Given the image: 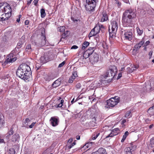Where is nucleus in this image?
I'll list each match as a JSON object with an SVG mask.
<instances>
[{
	"label": "nucleus",
	"instance_id": "nucleus-1",
	"mask_svg": "<svg viewBox=\"0 0 154 154\" xmlns=\"http://www.w3.org/2000/svg\"><path fill=\"white\" fill-rule=\"evenodd\" d=\"M31 70L29 66L26 64H21L16 71L17 75L25 81H29L31 76Z\"/></svg>",
	"mask_w": 154,
	"mask_h": 154
},
{
	"label": "nucleus",
	"instance_id": "nucleus-2",
	"mask_svg": "<svg viewBox=\"0 0 154 154\" xmlns=\"http://www.w3.org/2000/svg\"><path fill=\"white\" fill-rule=\"evenodd\" d=\"M136 16V14L134 10L130 9L126 10L123 14V22L126 25H129L132 22V19Z\"/></svg>",
	"mask_w": 154,
	"mask_h": 154
},
{
	"label": "nucleus",
	"instance_id": "nucleus-3",
	"mask_svg": "<svg viewBox=\"0 0 154 154\" xmlns=\"http://www.w3.org/2000/svg\"><path fill=\"white\" fill-rule=\"evenodd\" d=\"M117 72L116 67L114 66L110 67L104 77V81L107 82H109L114 78Z\"/></svg>",
	"mask_w": 154,
	"mask_h": 154
},
{
	"label": "nucleus",
	"instance_id": "nucleus-4",
	"mask_svg": "<svg viewBox=\"0 0 154 154\" xmlns=\"http://www.w3.org/2000/svg\"><path fill=\"white\" fill-rule=\"evenodd\" d=\"M111 29L109 28V35L110 37L112 38L113 36L116 34L118 28V24L115 21H113L111 22Z\"/></svg>",
	"mask_w": 154,
	"mask_h": 154
},
{
	"label": "nucleus",
	"instance_id": "nucleus-5",
	"mask_svg": "<svg viewBox=\"0 0 154 154\" xmlns=\"http://www.w3.org/2000/svg\"><path fill=\"white\" fill-rule=\"evenodd\" d=\"M118 98H116L115 97L111 98L107 100L106 101L107 106H106L105 107L107 108L114 107L119 102V100Z\"/></svg>",
	"mask_w": 154,
	"mask_h": 154
},
{
	"label": "nucleus",
	"instance_id": "nucleus-6",
	"mask_svg": "<svg viewBox=\"0 0 154 154\" xmlns=\"http://www.w3.org/2000/svg\"><path fill=\"white\" fill-rule=\"evenodd\" d=\"M0 8L3 9L4 13H11L12 10L9 5L7 3H0Z\"/></svg>",
	"mask_w": 154,
	"mask_h": 154
},
{
	"label": "nucleus",
	"instance_id": "nucleus-7",
	"mask_svg": "<svg viewBox=\"0 0 154 154\" xmlns=\"http://www.w3.org/2000/svg\"><path fill=\"white\" fill-rule=\"evenodd\" d=\"M95 2H94L92 3L90 2H86L85 5V8L86 10L91 11L94 10L96 7Z\"/></svg>",
	"mask_w": 154,
	"mask_h": 154
},
{
	"label": "nucleus",
	"instance_id": "nucleus-8",
	"mask_svg": "<svg viewBox=\"0 0 154 154\" xmlns=\"http://www.w3.org/2000/svg\"><path fill=\"white\" fill-rule=\"evenodd\" d=\"M94 48H90L83 54V56L85 59L88 57L90 55L92 54L94 51Z\"/></svg>",
	"mask_w": 154,
	"mask_h": 154
},
{
	"label": "nucleus",
	"instance_id": "nucleus-9",
	"mask_svg": "<svg viewBox=\"0 0 154 154\" xmlns=\"http://www.w3.org/2000/svg\"><path fill=\"white\" fill-rule=\"evenodd\" d=\"M59 122V118L55 117H51L50 120V124L53 127L57 126L58 125Z\"/></svg>",
	"mask_w": 154,
	"mask_h": 154
},
{
	"label": "nucleus",
	"instance_id": "nucleus-10",
	"mask_svg": "<svg viewBox=\"0 0 154 154\" xmlns=\"http://www.w3.org/2000/svg\"><path fill=\"white\" fill-rule=\"evenodd\" d=\"M44 32H42V40H39V42H38V45L40 46H42L45 45L46 43L45 37L44 35L45 29H43Z\"/></svg>",
	"mask_w": 154,
	"mask_h": 154
},
{
	"label": "nucleus",
	"instance_id": "nucleus-11",
	"mask_svg": "<svg viewBox=\"0 0 154 154\" xmlns=\"http://www.w3.org/2000/svg\"><path fill=\"white\" fill-rule=\"evenodd\" d=\"M100 28L99 26H97L94 27L90 32L89 36L91 37L95 35L100 31Z\"/></svg>",
	"mask_w": 154,
	"mask_h": 154
},
{
	"label": "nucleus",
	"instance_id": "nucleus-12",
	"mask_svg": "<svg viewBox=\"0 0 154 154\" xmlns=\"http://www.w3.org/2000/svg\"><path fill=\"white\" fill-rule=\"evenodd\" d=\"M17 60L16 57H13L12 54H11L8 56L7 61V62L13 63L15 61Z\"/></svg>",
	"mask_w": 154,
	"mask_h": 154
},
{
	"label": "nucleus",
	"instance_id": "nucleus-13",
	"mask_svg": "<svg viewBox=\"0 0 154 154\" xmlns=\"http://www.w3.org/2000/svg\"><path fill=\"white\" fill-rule=\"evenodd\" d=\"M132 33L131 32H126L124 34L125 38V39L131 40L132 38Z\"/></svg>",
	"mask_w": 154,
	"mask_h": 154
},
{
	"label": "nucleus",
	"instance_id": "nucleus-14",
	"mask_svg": "<svg viewBox=\"0 0 154 154\" xmlns=\"http://www.w3.org/2000/svg\"><path fill=\"white\" fill-rule=\"evenodd\" d=\"M119 132V129L118 128H116L113 130L111 133L110 134L106 137H112L113 135L115 136L117 135Z\"/></svg>",
	"mask_w": 154,
	"mask_h": 154
},
{
	"label": "nucleus",
	"instance_id": "nucleus-15",
	"mask_svg": "<svg viewBox=\"0 0 154 154\" xmlns=\"http://www.w3.org/2000/svg\"><path fill=\"white\" fill-rule=\"evenodd\" d=\"M92 154H107L105 149L103 148H100L97 151Z\"/></svg>",
	"mask_w": 154,
	"mask_h": 154
},
{
	"label": "nucleus",
	"instance_id": "nucleus-16",
	"mask_svg": "<svg viewBox=\"0 0 154 154\" xmlns=\"http://www.w3.org/2000/svg\"><path fill=\"white\" fill-rule=\"evenodd\" d=\"M20 137V136L18 134H15L12 136L11 140L14 142L16 141H18L19 140Z\"/></svg>",
	"mask_w": 154,
	"mask_h": 154
},
{
	"label": "nucleus",
	"instance_id": "nucleus-17",
	"mask_svg": "<svg viewBox=\"0 0 154 154\" xmlns=\"http://www.w3.org/2000/svg\"><path fill=\"white\" fill-rule=\"evenodd\" d=\"M104 79H103L102 80L101 79L99 81H95L94 82L93 85L94 87H99L101 84L102 82H103Z\"/></svg>",
	"mask_w": 154,
	"mask_h": 154
},
{
	"label": "nucleus",
	"instance_id": "nucleus-18",
	"mask_svg": "<svg viewBox=\"0 0 154 154\" xmlns=\"http://www.w3.org/2000/svg\"><path fill=\"white\" fill-rule=\"evenodd\" d=\"M4 13V15L5 16V17L3 16L2 17L1 19H0V20L2 21L8 20V19L10 17L11 14V13Z\"/></svg>",
	"mask_w": 154,
	"mask_h": 154
},
{
	"label": "nucleus",
	"instance_id": "nucleus-19",
	"mask_svg": "<svg viewBox=\"0 0 154 154\" xmlns=\"http://www.w3.org/2000/svg\"><path fill=\"white\" fill-rule=\"evenodd\" d=\"M91 58L92 61L97 62L98 60V56L97 54L94 53L92 57H91L90 59Z\"/></svg>",
	"mask_w": 154,
	"mask_h": 154
},
{
	"label": "nucleus",
	"instance_id": "nucleus-20",
	"mask_svg": "<svg viewBox=\"0 0 154 154\" xmlns=\"http://www.w3.org/2000/svg\"><path fill=\"white\" fill-rule=\"evenodd\" d=\"M102 15V16L101 19V21L103 22L107 21L108 20L107 14L105 12H103Z\"/></svg>",
	"mask_w": 154,
	"mask_h": 154
},
{
	"label": "nucleus",
	"instance_id": "nucleus-21",
	"mask_svg": "<svg viewBox=\"0 0 154 154\" xmlns=\"http://www.w3.org/2000/svg\"><path fill=\"white\" fill-rule=\"evenodd\" d=\"M5 123L4 117L2 114H0V128L4 125Z\"/></svg>",
	"mask_w": 154,
	"mask_h": 154
},
{
	"label": "nucleus",
	"instance_id": "nucleus-22",
	"mask_svg": "<svg viewBox=\"0 0 154 154\" xmlns=\"http://www.w3.org/2000/svg\"><path fill=\"white\" fill-rule=\"evenodd\" d=\"M94 143L92 142H90L86 143L81 148L82 150H85L86 149L88 148L89 146H91L92 144H94Z\"/></svg>",
	"mask_w": 154,
	"mask_h": 154
},
{
	"label": "nucleus",
	"instance_id": "nucleus-23",
	"mask_svg": "<svg viewBox=\"0 0 154 154\" xmlns=\"http://www.w3.org/2000/svg\"><path fill=\"white\" fill-rule=\"evenodd\" d=\"M60 80L59 79L56 80L52 84V86L54 88L58 86L60 84Z\"/></svg>",
	"mask_w": 154,
	"mask_h": 154
},
{
	"label": "nucleus",
	"instance_id": "nucleus-24",
	"mask_svg": "<svg viewBox=\"0 0 154 154\" xmlns=\"http://www.w3.org/2000/svg\"><path fill=\"white\" fill-rule=\"evenodd\" d=\"M144 43V41H141L138 44H137L136 45H135L134 47L135 48V49L138 50L140 49V48L141 47V46L143 45Z\"/></svg>",
	"mask_w": 154,
	"mask_h": 154
},
{
	"label": "nucleus",
	"instance_id": "nucleus-25",
	"mask_svg": "<svg viewBox=\"0 0 154 154\" xmlns=\"http://www.w3.org/2000/svg\"><path fill=\"white\" fill-rule=\"evenodd\" d=\"M132 148L130 147H127L125 149V154H132Z\"/></svg>",
	"mask_w": 154,
	"mask_h": 154
},
{
	"label": "nucleus",
	"instance_id": "nucleus-26",
	"mask_svg": "<svg viewBox=\"0 0 154 154\" xmlns=\"http://www.w3.org/2000/svg\"><path fill=\"white\" fill-rule=\"evenodd\" d=\"M138 66L137 65V66H134L133 67H132L131 68H130L129 67L127 69H129V70H128V71H129V72H132L136 70V69L138 68Z\"/></svg>",
	"mask_w": 154,
	"mask_h": 154
},
{
	"label": "nucleus",
	"instance_id": "nucleus-27",
	"mask_svg": "<svg viewBox=\"0 0 154 154\" xmlns=\"http://www.w3.org/2000/svg\"><path fill=\"white\" fill-rule=\"evenodd\" d=\"M30 121L29 119L28 118H26L23 124V125L24 127L28 128V123Z\"/></svg>",
	"mask_w": 154,
	"mask_h": 154
},
{
	"label": "nucleus",
	"instance_id": "nucleus-28",
	"mask_svg": "<svg viewBox=\"0 0 154 154\" xmlns=\"http://www.w3.org/2000/svg\"><path fill=\"white\" fill-rule=\"evenodd\" d=\"M33 49L31 48V45L30 44L26 46V51L29 52V53L30 52L32 51Z\"/></svg>",
	"mask_w": 154,
	"mask_h": 154
},
{
	"label": "nucleus",
	"instance_id": "nucleus-29",
	"mask_svg": "<svg viewBox=\"0 0 154 154\" xmlns=\"http://www.w3.org/2000/svg\"><path fill=\"white\" fill-rule=\"evenodd\" d=\"M149 146L150 147H154V138H151L150 140Z\"/></svg>",
	"mask_w": 154,
	"mask_h": 154
},
{
	"label": "nucleus",
	"instance_id": "nucleus-30",
	"mask_svg": "<svg viewBox=\"0 0 154 154\" xmlns=\"http://www.w3.org/2000/svg\"><path fill=\"white\" fill-rule=\"evenodd\" d=\"M40 63H45L47 62L45 55L43 56H42L40 57Z\"/></svg>",
	"mask_w": 154,
	"mask_h": 154
},
{
	"label": "nucleus",
	"instance_id": "nucleus-31",
	"mask_svg": "<svg viewBox=\"0 0 154 154\" xmlns=\"http://www.w3.org/2000/svg\"><path fill=\"white\" fill-rule=\"evenodd\" d=\"M132 116V114L131 113V111H128L127 112L125 115V118H129L131 117Z\"/></svg>",
	"mask_w": 154,
	"mask_h": 154
},
{
	"label": "nucleus",
	"instance_id": "nucleus-32",
	"mask_svg": "<svg viewBox=\"0 0 154 154\" xmlns=\"http://www.w3.org/2000/svg\"><path fill=\"white\" fill-rule=\"evenodd\" d=\"M71 19L74 23H75V24H77L78 22H79L80 21L78 19V18L76 17H72Z\"/></svg>",
	"mask_w": 154,
	"mask_h": 154
},
{
	"label": "nucleus",
	"instance_id": "nucleus-33",
	"mask_svg": "<svg viewBox=\"0 0 154 154\" xmlns=\"http://www.w3.org/2000/svg\"><path fill=\"white\" fill-rule=\"evenodd\" d=\"M41 16L42 18H43L45 16V9L43 8H42L40 11Z\"/></svg>",
	"mask_w": 154,
	"mask_h": 154
},
{
	"label": "nucleus",
	"instance_id": "nucleus-34",
	"mask_svg": "<svg viewBox=\"0 0 154 154\" xmlns=\"http://www.w3.org/2000/svg\"><path fill=\"white\" fill-rule=\"evenodd\" d=\"M89 43L87 42H85L82 45V49H84L86 47L88 46L89 45Z\"/></svg>",
	"mask_w": 154,
	"mask_h": 154
},
{
	"label": "nucleus",
	"instance_id": "nucleus-35",
	"mask_svg": "<svg viewBox=\"0 0 154 154\" xmlns=\"http://www.w3.org/2000/svg\"><path fill=\"white\" fill-rule=\"evenodd\" d=\"M137 30L138 34L140 35H141L143 32V29H140L138 27L137 28Z\"/></svg>",
	"mask_w": 154,
	"mask_h": 154
},
{
	"label": "nucleus",
	"instance_id": "nucleus-36",
	"mask_svg": "<svg viewBox=\"0 0 154 154\" xmlns=\"http://www.w3.org/2000/svg\"><path fill=\"white\" fill-rule=\"evenodd\" d=\"M76 144L75 142H73L72 144H70L67 145V147L69 149H71L73 146L75 145Z\"/></svg>",
	"mask_w": 154,
	"mask_h": 154
},
{
	"label": "nucleus",
	"instance_id": "nucleus-37",
	"mask_svg": "<svg viewBox=\"0 0 154 154\" xmlns=\"http://www.w3.org/2000/svg\"><path fill=\"white\" fill-rule=\"evenodd\" d=\"M86 2H90L91 3H93L94 2H95V5L98 2V0H86Z\"/></svg>",
	"mask_w": 154,
	"mask_h": 154
},
{
	"label": "nucleus",
	"instance_id": "nucleus-38",
	"mask_svg": "<svg viewBox=\"0 0 154 154\" xmlns=\"http://www.w3.org/2000/svg\"><path fill=\"white\" fill-rule=\"evenodd\" d=\"M75 77L71 76L70 77L68 80V82L70 83H72L73 82V80L75 79Z\"/></svg>",
	"mask_w": 154,
	"mask_h": 154
},
{
	"label": "nucleus",
	"instance_id": "nucleus-39",
	"mask_svg": "<svg viewBox=\"0 0 154 154\" xmlns=\"http://www.w3.org/2000/svg\"><path fill=\"white\" fill-rule=\"evenodd\" d=\"M95 134H94V136H93L92 137V139L93 140H94L96 139V138L100 134L99 133H98L97 134H96V135H95Z\"/></svg>",
	"mask_w": 154,
	"mask_h": 154
},
{
	"label": "nucleus",
	"instance_id": "nucleus-40",
	"mask_svg": "<svg viewBox=\"0 0 154 154\" xmlns=\"http://www.w3.org/2000/svg\"><path fill=\"white\" fill-rule=\"evenodd\" d=\"M59 28V30L61 32H63L65 31V27L64 26H60Z\"/></svg>",
	"mask_w": 154,
	"mask_h": 154
},
{
	"label": "nucleus",
	"instance_id": "nucleus-41",
	"mask_svg": "<svg viewBox=\"0 0 154 154\" xmlns=\"http://www.w3.org/2000/svg\"><path fill=\"white\" fill-rule=\"evenodd\" d=\"M15 152V150L14 149L11 148L9 149V154H14Z\"/></svg>",
	"mask_w": 154,
	"mask_h": 154
},
{
	"label": "nucleus",
	"instance_id": "nucleus-42",
	"mask_svg": "<svg viewBox=\"0 0 154 154\" xmlns=\"http://www.w3.org/2000/svg\"><path fill=\"white\" fill-rule=\"evenodd\" d=\"M138 50H137L136 49H135V48L134 47V49L132 51V54L133 55H135L137 53V51H138Z\"/></svg>",
	"mask_w": 154,
	"mask_h": 154
},
{
	"label": "nucleus",
	"instance_id": "nucleus-43",
	"mask_svg": "<svg viewBox=\"0 0 154 154\" xmlns=\"http://www.w3.org/2000/svg\"><path fill=\"white\" fill-rule=\"evenodd\" d=\"M64 100H61L60 103H59L57 106V107H61L63 106V103Z\"/></svg>",
	"mask_w": 154,
	"mask_h": 154
},
{
	"label": "nucleus",
	"instance_id": "nucleus-44",
	"mask_svg": "<svg viewBox=\"0 0 154 154\" xmlns=\"http://www.w3.org/2000/svg\"><path fill=\"white\" fill-rule=\"evenodd\" d=\"M73 141V139L72 138H70L68 141L67 143V145L71 144Z\"/></svg>",
	"mask_w": 154,
	"mask_h": 154
},
{
	"label": "nucleus",
	"instance_id": "nucleus-45",
	"mask_svg": "<svg viewBox=\"0 0 154 154\" xmlns=\"http://www.w3.org/2000/svg\"><path fill=\"white\" fill-rule=\"evenodd\" d=\"M128 131H126L125 132L124 134L123 135V137L124 138L126 139L128 135Z\"/></svg>",
	"mask_w": 154,
	"mask_h": 154
},
{
	"label": "nucleus",
	"instance_id": "nucleus-46",
	"mask_svg": "<svg viewBox=\"0 0 154 154\" xmlns=\"http://www.w3.org/2000/svg\"><path fill=\"white\" fill-rule=\"evenodd\" d=\"M65 61H63L62 63L59 64L58 67H61L63 66L65 64Z\"/></svg>",
	"mask_w": 154,
	"mask_h": 154
},
{
	"label": "nucleus",
	"instance_id": "nucleus-47",
	"mask_svg": "<svg viewBox=\"0 0 154 154\" xmlns=\"http://www.w3.org/2000/svg\"><path fill=\"white\" fill-rule=\"evenodd\" d=\"M80 114V113L78 114H74V115H73L72 116L75 118H77V117H79V115Z\"/></svg>",
	"mask_w": 154,
	"mask_h": 154
},
{
	"label": "nucleus",
	"instance_id": "nucleus-48",
	"mask_svg": "<svg viewBox=\"0 0 154 154\" xmlns=\"http://www.w3.org/2000/svg\"><path fill=\"white\" fill-rule=\"evenodd\" d=\"M76 87L78 89L80 88L81 87V84L80 83H78L76 85Z\"/></svg>",
	"mask_w": 154,
	"mask_h": 154
},
{
	"label": "nucleus",
	"instance_id": "nucleus-49",
	"mask_svg": "<svg viewBox=\"0 0 154 154\" xmlns=\"http://www.w3.org/2000/svg\"><path fill=\"white\" fill-rule=\"evenodd\" d=\"M115 3L117 5V6L118 7H119L121 5V3L120 2H119L118 0L116 1Z\"/></svg>",
	"mask_w": 154,
	"mask_h": 154
},
{
	"label": "nucleus",
	"instance_id": "nucleus-50",
	"mask_svg": "<svg viewBox=\"0 0 154 154\" xmlns=\"http://www.w3.org/2000/svg\"><path fill=\"white\" fill-rule=\"evenodd\" d=\"M14 133L13 131V129L11 128L10 131L8 132V134L9 135L12 134Z\"/></svg>",
	"mask_w": 154,
	"mask_h": 154
},
{
	"label": "nucleus",
	"instance_id": "nucleus-51",
	"mask_svg": "<svg viewBox=\"0 0 154 154\" xmlns=\"http://www.w3.org/2000/svg\"><path fill=\"white\" fill-rule=\"evenodd\" d=\"M72 76H73V77H75H75L77 76V74L76 72H74L72 73Z\"/></svg>",
	"mask_w": 154,
	"mask_h": 154
},
{
	"label": "nucleus",
	"instance_id": "nucleus-52",
	"mask_svg": "<svg viewBox=\"0 0 154 154\" xmlns=\"http://www.w3.org/2000/svg\"><path fill=\"white\" fill-rule=\"evenodd\" d=\"M78 48V47L75 45H74L72 46L71 48V49H76Z\"/></svg>",
	"mask_w": 154,
	"mask_h": 154
},
{
	"label": "nucleus",
	"instance_id": "nucleus-53",
	"mask_svg": "<svg viewBox=\"0 0 154 154\" xmlns=\"http://www.w3.org/2000/svg\"><path fill=\"white\" fill-rule=\"evenodd\" d=\"M35 122H33L30 125H29V127L30 128H32L35 125Z\"/></svg>",
	"mask_w": 154,
	"mask_h": 154
},
{
	"label": "nucleus",
	"instance_id": "nucleus-54",
	"mask_svg": "<svg viewBox=\"0 0 154 154\" xmlns=\"http://www.w3.org/2000/svg\"><path fill=\"white\" fill-rule=\"evenodd\" d=\"M32 43L33 44L35 45H38V43H37V42H36L35 41H32Z\"/></svg>",
	"mask_w": 154,
	"mask_h": 154
},
{
	"label": "nucleus",
	"instance_id": "nucleus-55",
	"mask_svg": "<svg viewBox=\"0 0 154 154\" xmlns=\"http://www.w3.org/2000/svg\"><path fill=\"white\" fill-rule=\"evenodd\" d=\"M152 51H150L149 53V55L150 56V58H150L151 57H152Z\"/></svg>",
	"mask_w": 154,
	"mask_h": 154
},
{
	"label": "nucleus",
	"instance_id": "nucleus-56",
	"mask_svg": "<svg viewBox=\"0 0 154 154\" xmlns=\"http://www.w3.org/2000/svg\"><path fill=\"white\" fill-rule=\"evenodd\" d=\"M29 21L28 20H26L25 22V23L26 25H28L29 24Z\"/></svg>",
	"mask_w": 154,
	"mask_h": 154
},
{
	"label": "nucleus",
	"instance_id": "nucleus-57",
	"mask_svg": "<svg viewBox=\"0 0 154 154\" xmlns=\"http://www.w3.org/2000/svg\"><path fill=\"white\" fill-rule=\"evenodd\" d=\"M150 43L149 41H147L144 44V46H146L148 45Z\"/></svg>",
	"mask_w": 154,
	"mask_h": 154
},
{
	"label": "nucleus",
	"instance_id": "nucleus-58",
	"mask_svg": "<svg viewBox=\"0 0 154 154\" xmlns=\"http://www.w3.org/2000/svg\"><path fill=\"white\" fill-rule=\"evenodd\" d=\"M38 0H34L33 1L35 5H36L38 3Z\"/></svg>",
	"mask_w": 154,
	"mask_h": 154
},
{
	"label": "nucleus",
	"instance_id": "nucleus-59",
	"mask_svg": "<svg viewBox=\"0 0 154 154\" xmlns=\"http://www.w3.org/2000/svg\"><path fill=\"white\" fill-rule=\"evenodd\" d=\"M126 122V120L125 119H123L122 122V124H123L125 123Z\"/></svg>",
	"mask_w": 154,
	"mask_h": 154
},
{
	"label": "nucleus",
	"instance_id": "nucleus-60",
	"mask_svg": "<svg viewBox=\"0 0 154 154\" xmlns=\"http://www.w3.org/2000/svg\"><path fill=\"white\" fill-rule=\"evenodd\" d=\"M153 109H154V105L153 106H152V107L149 108V109H148V111H149V110Z\"/></svg>",
	"mask_w": 154,
	"mask_h": 154
},
{
	"label": "nucleus",
	"instance_id": "nucleus-61",
	"mask_svg": "<svg viewBox=\"0 0 154 154\" xmlns=\"http://www.w3.org/2000/svg\"><path fill=\"white\" fill-rule=\"evenodd\" d=\"M28 1L27 4L28 5H29L31 3L32 1V0H28Z\"/></svg>",
	"mask_w": 154,
	"mask_h": 154
},
{
	"label": "nucleus",
	"instance_id": "nucleus-62",
	"mask_svg": "<svg viewBox=\"0 0 154 154\" xmlns=\"http://www.w3.org/2000/svg\"><path fill=\"white\" fill-rule=\"evenodd\" d=\"M85 120V118H84V117L83 116H82V117H81V121H84Z\"/></svg>",
	"mask_w": 154,
	"mask_h": 154
},
{
	"label": "nucleus",
	"instance_id": "nucleus-63",
	"mask_svg": "<svg viewBox=\"0 0 154 154\" xmlns=\"http://www.w3.org/2000/svg\"><path fill=\"white\" fill-rule=\"evenodd\" d=\"M122 76V75L121 74H119V75L117 77V79H119Z\"/></svg>",
	"mask_w": 154,
	"mask_h": 154
},
{
	"label": "nucleus",
	"instance_id": "nucleus-64",
	"mask_svg": "<svg viewBox=\"0 0 154 154\" xmlns=\"http://www.w3.org/2000/svg\"><path fill=\"white\" fill-rule=\"evenodd\" d=\"M76 138L77 140H79L80 139V136L79 135H77L76 136Z\"/></svg>",
	"mask_w": 154,
	"mask_h": 154
}]
</instances>
